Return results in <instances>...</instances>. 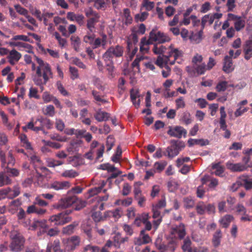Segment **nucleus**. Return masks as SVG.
Returning <instances> with one entry per match:
<instances>
[{
  "label": "nucleus",
  "mask_w": 252,
  "mask_h": 252,
  "mask_svg": "<svg viewBox=\"0 0 252 252\" xmlns=\"http://www.w3.org/2000/svg\"><path fill=\"white\" fill-rule=\"evenodd\" d=\"M0 158L2 162L1 166L3 168H7V166H13L15 164V158L13 156L12 153L10 151L8 153L7 159L4 156V154L0 151Z\"/></svg>",
  "instance_id": "nucleus-12"
},
{
  "label": "nucleus",
  "mask_w": 252,
  "mask_h": 252,
  "mask_svg": "<svg viewBox=\"0 0 252 252\" xmlns=\"http://www.w3.org/2000/svg\"><path fill=\"white\" fill-rule=\"evenodd\" d=\"M150 40L152 42H158L159 43H162L168 42L170 40V38L165 33L153 30L150 33Z\"/></svg>",
  "instance_id": "nucleus-7"
},
{
  "label": "nucleus",
  "mask_w": 252,
  "mask_h": 252,
  "mask_svg": "<svg viewBox=\"0 0 252 252\" xmlns=\"http://www.w3.org/2000/svg\"><path fill=\"white\" fill-rule=\"evenodd\" d=\"M139 96V92L137 89H132L131 90L130 98L133 105L136 108L138 107L140 105Z\"/></svg>",
  "instance_id": "nucleus-22"
},
{
  "label": "nucleus",
  "mask_w": 252,
  "mask_h": 252,
  "mask_svg": "<svg viewBox=\"0 0 252 252\" xmlns=\"http://www.w3.org/2000/svg\"><path fill=\"white\" fill-rule=\"evenodd\" d=\"M191 241L189 238H186L184 241L182 248L183 251L188 252H194V249H191L190 247Z\"/></svg>",
  "instance_id": "nucleus-45"
},
{
  "label": "nucleus",
  "mask_w": 252,
  "mask_h": 252,
  "mask_svg": "<svg viewBox=\"0 0 252 252\" xmlns=\"http://www.w3.org/2000/svg\"><path fill=\"white\" fill-rule=\"evenodd\" d=\"M166 55L168 59L171 57L174 58L173 61L171 62L170 61V64L172 65L174 64L175 62L181 64L183 62L184 53L183 51L178 49L177 48L175 47L173 44H170L168 46Z\"/></svg>",
  "instance_id": "nucleus-3"
},
{
  "label": "nucleus",
  "mask_w": 252,
  "mask_h": 252,
  "mask_svg": "<svg viewBox=\"0 0 252 252\" xmlns=\"http://www.w3.org/2000/svg\"><path fill=\"white\" fill-rule=\"evenodd\" d=\"M167 133L172 137L181 138L186 135L187 131L181 126H169Z\"/></svg>",
  "instance_id": "nucleus-10"
},
{
  "label": "nucleus",
  "mask_w": 252,
  "mask_h": 252,
  "mask_svg": "<svg viewBox=\"0 0 252 252\" xmlns=\"http://www.w3.org/2000/svg\"><path fill=\"white\" fill-rule=\"evenodd\" d=\"M233 219V218L232 216L226 215L220 220V222L223 227L226 228L228 226Z\"/></svg>",
  "instance_id": "nucleus-42"
},
{
  "label": "nucleus",
  "mask_w": 252,
  "mask_h": 252,
  "mask_svg": "<svg viewBox=\"0 0 252 252\" xmlns=\"http://www.w3.org/2000/svg\"><path fill=\"white\" fill-rule=\"evenodd\" d=\"M180 150L178 145H173L166 149L167 156L170 158H172L178 155Z\"/></svg>",
  "instance_id": "nucleus-28"
},
{
  "label": "nucleus",
  "mask_w": 252,
  "mask_h": 252,
  "mask_svg": "<svg viewBox=\"0 0 252 252\" xmlns=\"http://www.w3.org/2000/svg\"><path fill=\"white\" fill-rule=\"evenodd\" d=\"M71 44L76 51H79L81 44L80 38L76 35H72L70 37Z\"/></svg>",
  "instance_id": "nucleus-37"
},
{
  "label": "nucleus",
  "mask_w": 252,
  "mask_h": 252,
  "mask_svg": "<svg viewBox=\"0 0 252 252\" xmlns=\"http://www.w3.org/2000/svg\"><path fill=\"white\" fill-rule=\"evenodd\" d=\"M46 222V220H44L36 221L29 227V229L34 230L36 228H39L41 229L43 231H44L48 228Z\"/></svg>",
  "instance_id": "nucleus-23"
},
{
  "label": "nucleus",
  "mask_w": 252,
  "mask_h": 252,
  "mask_svg": "<svg viewBox=\"0 0 252 252\" xmlns=\"http://www.w3.org/2000/svg\"><path fill=\"white\" fill-rule=\"evenodd\" d=\"M94 6L98 10H104L106 7V3L103 0H96L94 2Z\"/></svg>",
  "instance_id": "nucleus-56"
},
{
  "label": "nucleus",
  "mask_w": 252,
  "mask_h": 252,
  "mask_svg": "<svg viewBox=\"0 0 252 252\" xmlns=\"http://www.w3.org/2000/svg\"><path fill=\"white\" fill-rule=\"evenodd\" d=\"M44 53L49 54L51 57L55 59H58L60 57V54L58 50H53L50 48H46L42 50Z\"/></svg>",
  "instance_id": "nucleus-48"
},
{
  "label": "nucleus",
  "mask_w": 252,
  "mask_h": 252,
  "mask_svg": "<svg viewBox=\"0 0 252 252\" xmlns=\"http://www.w3.org/2000/svg\"><path fill=\"white\" fill-rule=\"evenodd\" d=\"M226 165L228 169L233 172H241L247 169V166L241 163H233L228 161Z\"/></svg>",
  "instance_id": "nucleus-15"
},
{
  "label": "nucleus",
  "mask_w": 252,
  "mask_h": 252,
  "mask_svg": "<svg viewBox=\"0 0 252 252\" xmlns=\"http://www.w3.org/2000/svg\"><path fill=\"white\" fill-rule=\"evenodd\" d=\"M212 168L215 170V174L216 175L221 176L224 171V168L220 165V163L213 164Z\"/></svg>",
  "instance_id": "nucleus-52"
},
{
  "label": "nucleus",
  "mask_w": 252,
  "mask_h": 252,
  "mask_svg": "<svg viewBox=\"0 0 252 252\" xmlns=\"http://www.w3.org/2000/svg\"><path fill=\"white\" fill-rule=\"evenodd\" d=\"M42 198V197L40 194L37 195L35 198V201L34 202V204L38 205L41 207L47 206L48 205V203L43 200Z\"/></svg>",
  "instance_id": "nucleus-59"
},
{
  "label": "nucleus",
  "mask_w": 252,
  "mask_h": 252,
  "mask_svg": "<svg viewBox=\"0 0 252 252\" xmlns=\"http://www.w3.org/2000/svg\"><path fill=\"white\" fill-rule=\"evenodd\" d=\"M47 247L50 248L51 252L52 249L53 250L54 252H65L64 249L63 251L61 249L60 243L59 240H55L53 243L48 244Z\"/></svg>",
  "instance_id": "nucleus-35"
},
{
  "label": "nucleus",
  "mask_w": 252,
  "mask_h": 252,
  "mask_svg": "<svg viewBox=\"0 0 252 252\" xmlns=\"http://www.w3.org/2000/svg\"><path fill=\"white\" fill-rule=\"evenodd\" d=\"M155 3L149 0H143L141 5V10L145 9L150 11L154 8Z\"/></svg>",
  "instance_id": "nucleus-40"
},
{
  "label": "nucleus",
  "mask_w": 252,
  "mask_h": 252,
  "mask_svg": "<svg viewBox=\"0 0 252 252\" xmlns=\"http://www.w3.org/2000/svg\"><path fill=\"white\" fill-rule=\"evenodd\" d=\"M20 188L18 186H14L13 189L10 188L0 189V197L2 199L6 197L13 198L20 194Z\"/></svg>",
  "instance_id": "nucleus-8"
},
{
  "label": "nucleus",
  "mask_w": 252,
  "mask_h": 252,
  "mask_svg": "<svg viewBox=\"0 0 252 252\" xmlns=\"http://www.w3.org/2000/svg\"><path fill=\"white\" fill-rule=\"evenodd\" d=\"M109 115L108 113L102 111L101 110H98L96 111V113L94 115V118L98 122L106 121L109 118Z\"/></svg>",
  "instance_id": "nucleus-31"
},
{
  "label": "nucleus",
  "mask_w": 252,
  "mask_h": 252,
  "mask_svg": "<svg viewBox=\"0 0 252 252\" xmlns=\"http://www.w3.org/2000/svg\"><path fill=\"white\" fill-rule=\"evenodd\" d=\"M123 20V27L125 28V25L127 26L130 24L132 21V18L130 14V10L128 8L124 9V11L122 16Z\"/></svg>",
  "instance_id": "nucleus-20"
},
{
  "label": "nucleus",
  "mask_w": 252,
  "mask_h": 252,
  "mask_svg": "<svg viewBox=\"0 0 252 252\" xmlns=\"http://www.w3.org/2000/svg\"><path fill=\"white\" fill-rule=\"evenodd\" d=\"M62 176L65 178H73L78 175V173L76 171L70 169L65 170L62 173Z\"/></svg>",
  "instance_id": "nucleus-46"
},
{
  "label": "nucleus",
  "mask_w": 252,
  "mask_h": 252,
  "mask_svg": "<svg viewBox=\"0 0 252 252\" xmlns=\"http://www.w3.org/2000/svg\"><path fill=\"white\" fill-rule=\"evenodd\" d=\"M121 234L120 233H117L112 238L113 242V246L116 249H119L121 247L120 244Z\"/></svg>",
  "instance_id": "nucleus-54"
},
{
  "label": "nucleus",
  "mask_w": 252,
  "mask_h": 252,
  "mask_svg": "<svg viewBox=\"0 0 252 252\" xmlns=\"http://www.w3.org/2000/svg\"><path fill=\"white\" fill-rule=\"evenodd\" d=\"M123 229L127 235L132 236L134 233L132 227L127 224H124L123 225Z\"/></svg>",
  "instance_id": "nucleus-63"
},
{
  "label": "nucleus",
  "mask_w": 252,
  "mask_h": 252,
  "mask_svg": "<svg viewBox=\"0 0 252 252\" xmlns=\"http://www.w3.org/2000/svg\"><path fill=\"white\" fill-rule=\"evenodd\" d=\"M38 123L40 124L42 128L46 127L49 129H51L53 126V124L49 119L47 118H44L42 116H39L36 118L35 121V125H38Z\"/></svg>",
  "instance_id": "nucleus-18"
},
{
  "label": "nucleus",
  "mask_w": 252,
  "mask_h": 252,
  "mask_svg": "<svg viewBox=\"0 0 252 252\" xmlns=\"http://www.w3.org/2000/svg\"><path fill=\"white\" fill-rule=\"evenodd\" d=\"M53 35L57 40L58 44L61 48H63L66 45V40L64 38H62L58 32H55Z\"/></svg>",
  "instance_id": "nucleus-47"
},
{
  "label": "nucleus",
  "mask_w": 252,
  "mask_h": 252,
  "mask_svg": "<svg viewBox=\"0 0 252 252\" xmlns=\"http://www.w3.org/2000/svg\"><path fill=\"white\" fill-rule=\"evenodd\" d=\"M139 236L145 244L152 242V239L148 234L146 233L145 230H141L140 232Z\"/></svg>",
  "instance_id": "nucleus-53"
},
{
  "label": "nucleus",
  "mask_w": 252,
  "mask_h": 252,
  "mask_svg": "<svg viewBox=\"0 0 252 252\" xmlns=\"http://www.w3.org/2000/svg\"><path fill=\"white\" fill-rule=\"evenodd\" d=\"M186 234L185 226L183 224H180L178 226L173 227L171 231L172 237L175 238H179L182 239L185 237Z\"/></svg>",
  "instance_id": "nucleus-13"
},
{
  "label": "nucleus",
  "mask_w": 252,
  "mask_h": 252,
  "mask_svg": "<svg viewBox=\"0 0 252 252\" xmlns=\"http://www.w3.org/2000/svg\"><path fill=\"white\" fill-rule=\"evenodd\" d=\"M220 127L222 130H226L227 125L226 124L225 118L226 117V114L225 111V107L221 106L220 108Z\"/></svg>",
  "instance_id": "nucleus-24"
},
{
  "label": "nucleus",
  "mask_w": 252,
  "mask_h": 252,
  "mask_svg": "<svg viewBox=\"0 0 252 252\" xmlns=\"http://www.w3.org/2000/svg\"><path fill=\"white\" fill-rule=\"evenodd\" d=\"M20 139L21 143L23 144V146L28 149H31L32 148L30 143L28 141L27 137L25 134H21L20 136Z\"/></svg>",
  "instance_id": "nucleus-57"
},
{
  "label": "nucleus",
  "mask_w": 252,
  "mask_h": 252,
  "mask_svg": "<svg viewBox=\"0 0 252 252\" xmlns=\"http://www.w3.org/2000/svg\"><path fill=\"white\" fill-rule=\"evenodd\" d=\"M76 197L75 196H69L62 199L60 200L58 204L55 206V208L58 209H63L71 206L76 202Z\"/></svg>",
  "instance_id": "nucleus-11"
},
{
  "label": "nucleus",
  "mask_w": 252,
  "mask_h": 252,
  "mask_svg": "<svg viewBox=\"0 0 252 252\" xmlns=\"http://www.w3.org/2000/svg\"><path fill=\"white\" fill-rule=\"evenodd\" d=\"M11 243L10 248L12 251L19 252L24 247V240L22 236L16 231H13L11 234Z\"/></svg>",
  "instance_id": "nucleus-4"
},
{
  "label": "nucleus",
  "mask_w": 252,
  "mask_h": 252,
  "mask_svg": "<svg viewBox=\"0 0 252 252\" xmlns=\"http://www.w3.org/2000/svg\"><path fill=\"white\" fill-rule=\"evenodd\" d=\"M243 51L245 60L248 61L252 58V35L245 42Z\"/></svg>",
  "instance_id": "nucleus-14"
},
{
  "label": "nucleus",
  "mask_w": 252,
  "mask_h": 252,
  "mask_svg": "<svg viewBox=\"0 0 252 252\" xmlns=\"http://www.w3.org/2000/svg\"><path fill=\"white\" fill-rule=\"evenodd\" d=\"M106 214L110 217H113L116 220H118L122 216L123 211L121 209L117 208L114 210L107 212Z\"/></svg>",
  "instance_id": "nucleus-39"
},
{
  "label": "nucleus",
  "mask_w": 252,
  "mask_h": 252,
  "mask_svg": "<svg viewBox=\"0 0 252 252\" xmlns=\"http://www.w3.org/2000/svg\"><path fill=\"white\" fill-rule=\"evenodd\" d=\"M214 21V19L212 14L206 15L202 18V25L204 27L206 24H212Z\"/></svg>",
  "instance_id": "nucleus-51"
},
{
  "label": "nucleus",
  "mask_w": 252,
  "mask_h": 252,
  "mask_svg": "<svg viewBox=\"0 0 252 252\" xmlns=\"http://www.w3.org/2000/svg\"><path fill=\"white\" fill-rule=\"evenodd\" d=\"M64 249L65 252H71L80 244V239L79 237L74 236L69 239H63V240Z\"/></svg>",
  "instance_id": "nucleus-5"
},
{
  "label": "nucleus",
  "mask_w": 252,
  "mask_h": 252,
  "mask_svg": "<svg viewBox=\"0 0 252 252\" xmlns=\"http://www.w3.org/2000/svg\"><path fill=\"white\" fill-rule=\"evenodd\" d=\"M234 25L235 29L237 31H240L245 27V20L241 17H240L235 22H234Z\"/></svg>",
  "instance_id": "nucleus-44"
},
{
  "label": "nucleus",
  "mask_w": 252,
  "mask_h": 252,
  "mask_svg": "<svg viewBox=\"0 0 252 252\" xmlns=\"http://www.w3.org/2000/svg\"><path fill=\"white\" fill-rule=\"evenodd\" d=\"M203 57L201 55L196 54L195 55L192 59V63L193 66L203 63Z\"/></svg>",
  "instance_id": "nucleus-64"
},
{
  "label": "nucleus",
  "mask_w": 252,
  "mask_h": 252,
  "mask_svg": "<svg viewBox=\"0 0 252 252\" xmlns=\"http://www.w3.org/2000/svg\"><path fill=\"white\" fill-rule=\"evenodd\" d=\"M170 59H168L167 55H163L162 56H159L156 61V63L160 67H166L168 66L167 64H169Z\"/></svg>",
  "instance_id": "nucleus-27"
},
{
  "label": "nucleus",
  "mask_w": 252,
  "mask_h": 252,
  "mask_svg": "<svg viewBox=\"0 0 252 252\" xmlns=\"http://www.w3.org/2000/svg\"><path fill=\"white\" fill-rule=\"evenodd\" d=\"M184 205L187 209L192 208L194 205V201L191 197H186L184 199Z\"/></svg>",
  "instance_id": "nucleus-58"
},
{
  "label": "nucleus",
  "mask_w": 252,
  "mask_h": 252,
  "mask_svg": "<svg viewBox=\"0 0 252 252\" xmlns=\"http://www.w3.org/2000/svg\"><path fill=\"white\" fill-rule=\"evenodd\" d=\"M21 202L18 199L12 201L8 206V210L11 214H14L20 206Z\"/></svg>",
  "instance_id": "nucleus-36"
},
{
  "label": "nucleus",
  "mask_w": 252,
  "mask_h": 252,
  "mask_svg": "<svg viewBox=\"0 0 252 252\" xmlns=\"http://www.w3.org/2000/svg\"><path fill=\"white\" fill-rule=\"evenodd\" d=\"M124 53L123 48L120 45L110 47L103 55L102 58L105 63L112 62L113 57H122Z\"/></svg>",
  "instance_id": "nucleus-2"
},
{
  "label": "nucleus",
  "mask_w": 252,
  "mask_h": 252,
  "mask_svg": "<svg viewBox=\"0 0 252 252\" xmlns=\"http://www.w3.org/2000/svg\"><path fill=\"white\" fill-rule=\"evenodd\" d=\"M9 63L11 65H14L21 58V54L15 49L10 51L7 56Z\"/></svg>",
  "instance_id": "nucleus-16"
},
{
  "label": "nucleus",
  "mask_w": 252,
  "mask_h": 252,
  "mask_svg": "<svg viewBox=\"0 0 252 252\" xmlns=\"http://www.w3.org/2000/svg\"><path fill=\"white\" fill-rule=\"evenodd\" d=\"M6 173L5 171L0 172V187L10 185L12 183L9 176Z\"/></svg>",
  "instance_id": "nucleus-25"
},
{
  "label": "nucleus",
  "mask_w": 252,
  "mask_h": 252,
  "mask_svg": "<svg viewBox=\"0 0 252 252\" xmlns=\"http://www.w3.org/2000/svg\"><path fill=\"white\" fill-rule=\"evenodd\" d=\"M49 220L55 225H62L70 221L71 218L65 213H61L51 216Z\"/></svg>",
  "instance_id": "nucleus-6"
},
{
  "label": "nucleus",
  "mask_w": 252,
  "mask_h": 252,
  "mask_svg": "<svg viewBox=\"0 0 252 252\" xmlns=\"http://www.w3.org/2000/svg\"><path fill=\"white\" fill-rule=\"evenodd\" d=\"M234 67L233 66L232 59L230 57L226 56L224 60L223 70L228 73L232 71Z\"/></svg>",
  "instance_id": "nucleus-26"
},
{
  "label": "nucleus",
  "mask_w": 252,
  "mask_h": 252,
  "mask_svg": "<svg viewBox=\"0 0 252 252\" xmlns=\"http://www.w3.org/2000/svg\"><path fill=\"white\" fill-rule=\"evenodd\" d=\"M222 238V233L220 230H217L213 234L212 238V243L214 247H217L220 244L221 239Z\"/></svg>",
  "instance_id": "nucleus-33"
},
{
  "label": "nucleus",
  "mask_w": 252,
  "mask_h": 252,
  "mask_svg": "<svg viewBox=\"0 0 252 252\" xmlns=\"http://www.w3.org/2000/svg\"><path fill=\"white\" fill-rule=\"evenodd\" d=\"M240 182L247 189H252V177L251 176L243 175L240 177Z\"/></svg>",
  "instance_id": "nucleus-17"
},
{
  "label": "nucleus",
  "mask_w": 252,
  "mask_h": 252,
  "mask_svg": "<svg viewBox=\"0 0 252 252\" xmlns=\"http://www.w3.org/2000/svg\"><path fill=\"white\" fill-rule=\"evenodd\" d=\"M149 14L147 12H142L140 14H137L135 16V20L136 22H142L147 19Z\"/></svg>",
  "instance_id": "nucleus-61"
},
{
  "label": "nucleus",
  "mask_w": 252,
  "mask_h": 252,
  "mask_svg": "<svg viewBox=\"0 0 252 252\" xmlns=\"http://www.w3.org/2000/svg\"><path fill=\"white\" fill-rule=\"evenodd\" d=\"M132 199L131 197H128L124 200H118L116 202L117 205H121L126 207L128 206L131 204Z\"/></svg>",
  "instance_id": "nucleus-60"
},
{
  "label": "nucleus",
  "mask_w": 252,
  "mask_h": 252,
  "mask_svg": "<svg viewBox=\"0 0 252 252\" xmlns=\"http://www.w3.org/2000/svg\"><path fill=\"white\" fill-rule=\"evenodd\" d=\"M166 201L164 197H162V198L159 200L158 202L156 204H153L152 205V207L155 208L158 210H160L161 208H163L166 206Z\"/></svg>",
  "instance_id": "nucleus-62"
},
{
  "label": "nucleus",
  "mask_w": 252,
  "mask_h": 252,
  "mask_svg": "<svg viewBox=\"0 0 252 252\" xmlns=\"http://www.w3.org/2000/svg\"><path fill=\"white\" fill-rule=\"evenodd\" d=\"M138 34L134 30H132L131 34L129 35L127 41V48L128 50H130V46L132 45V42L136 43L138 41Z\"/></svg>",
  "instance_id": "nucleus-34"
},
{
  "label": "nucleus",
  "mask_w": 252,
  "mask_h": 252,
  "mask_svg": "<svg viewBox=\"0 0 252 252\" xmlns=\"http://www.w3.org/2000/svg\"><path fill=\"white\" fill-rule=\"evenodd\" d=\"M38 65L37 67L36 74L39 77L42 76L44 79V83L46 84L50 78L53 77V73L49 63L44 62L42 60L36 57Z\"/></svg>",
  "instance_id": "nucleus-1"
},
{
  "label": "nucleus",
  "mask_w": 252,
  "mask_h": 252,
  "mask_svg": "<svg viewBox=\"0 0 252 252\" xmlns=\"http://www.w3.org/2000/svg\"><path fill=\"white\" fill-rule=\"evenodd\" d=\"M207 70L206 64L204 63L195 65L192 66H187L186 70L190 75H195L197 73L198 75H201L205 73Z\"/></svg>",
  "instance_id": "nucleus-9"
},
{
  "label": "nucleus",
  "mask_w": 252,
  "mask_h": 252,
  "mask_svg": "<svg viewBox=\"0 0 252 252\" xmlns=\"http://www.w3.org/2000/svg\"><path fill=\"white\" fill-rule=\"evenodd\" d=\"M168 47H166L161 44H155L153 48V52L157 55L164 54L166 55Z\"/></svg>",
  "instance_id": "nucleus-32"
},
{
  "label": "nucleus",
  "mask_w": 252,
  "mask_h": 252,
  "mask_svg": "<svg viewBox=\"0 0 252 252\" xmlns=\"http://www.w3.org/2000/svg\"><path fill=\"white\" fill-rule=\"evenodd\" d=\"M100 16H96L88 18L87 21V30L91 31H95V25L98 22Z\"/></svg>",
  "instance_id": "nucleus-21"
},
{
  "label": "nucleus",
  "mask_w": 252,
  "mask_h": 252,
  "mask_svg": "<svg viewBox=\"0 0 252 252\" xmlns=\"http://www.w3.org/2000/svg\"><path fill=\"white\" fill-rule=\"evenodd\" d=\"M70 186V184L68 181L55 182L51 184V188L55 190H58L67 189Z\"/></svg>",
  "instance_id": "nucleus-19"
},
{
  "label": "nucleus",
  "mask_w": 252,
  "mask_h": 252,
  "mask_svg": "<svg viewBox=\"0 0 252 252\" xmlns=\"http://www.w3.org/2000/svg\"><path fill=\"white\" fill-rule=\"evenodd\" d=\"M167 164V162L165 160L156 162L154 164V170L156 171V172H160L164 169Z\"/></svg>",
  "instance_id": "nucleus-43"
},
{
  "label": "nucleus",
  "mask_w": 252,
  "mask_h": 252,
  "mask_svg": "<svg viewBox=\"0 0 252 252\" xmlns=\"http://www.w3.org/2000/svg\"><path fill=\"white\" fill-rule=\"evenodd\" d=\"M0 116L2 119L3 124L9 129H11L12 127L11 124L8 123V117L5 113L3 111H0Z\"/></svg>",
  "instance_id": "nucleus-55"
},
{
  "label": "nucleus",
  "mask_w": 252,
  "mask_h": 252,
  "mask_svg": "<svg viewBox=\"0 0 252 252\" xmlns=\"http://www.w3.org/2000/svg\"><path fill=\"white\" fill-rule=\"evenodd\" d=\"M94 32L95 31L87 30L86 34L84 36L83 41L90 45L92 44L95 37Z\"/></svg>",
  "instance_id": "nucleus-38"
},
{
  "label": "nucleus",
  "mask_w": 252,
  "mask_h": 252,
  "mask_svg": "<svg viewBox=\"0 0 252 252\" xmlns=\"http://www.w3.org/2000/svg\"><path fill=\"white\" fill-rule=\"evenodd\" d=\"M105 185L106 182L104 181H101L100 186L99 187H94L89 189L88 191V193L89 194L88 197H92L99 193L101 191L102 188L105 186Z\"/></svg>",
  "instance_id": "nucleus-30"
},
{
  "label": "nucleus",
  "mask_w": 252,
  "mask_h": 252,
  "mask_svg": "<svg viewBox=\"0 0 252 252\" xmlns=\"http://www.w3.org/2000/svg\"><path fill=\"white\" fill-rule=\"evenodd\" d=\"M43 113L45 115L53 117L55 114V108L52 105H47L43 110Z\"/></svg>",
  "instance_id": "nucleus-50"
},
{
  "label": "nucleus",
  "mask_w": 252,
  "mask_h": 252,
  "mask_svg": "<svg viewBox=\"0 0 252 252\" xmlns=\"http://www.w3.org/2000/svg\"><path fill=\"white\" fill-rule=\"evenodd\" d=\"M181 121L186 125L190 124L192 122L190 114L187 111L184 112L182 115Z\"/></svg>",
  "instance_id": "nucleus-49"
},
{
  "label": "nucleus",
  "mask_w": 252,
  "mask_h": 252,
  "mask_svg": "<svg viewBox=\"0 0 252 252\" xmlns=\"http://www.w3.org/2000/svg\"><path fill=\"white\" fill-rule=\"evenodd\" d=\"M9 44L11 46L18 47L19 48H25L27 49L29 52H32V46L28 43L19 41H9Z\"/></svg>",
  "instance_id": "nucleus-29"
},
{
  "label": "nucleus",
  "mask_w": 252,
  "mask_h": 252,
  "mask_svg": "<svg viewBox=\"0 0 252 252\" xmlns=\"http://www.w3.org/2000/svg\"><path fill=\"white\" fill-rule=\"evenodd\" d=\"M78 224V223L74 222L72 224L64 227L62 230L63 233L66 235L71 234L73 233L75 227L77 226Z\"/></svg>",
  "instance_id": "nucleus-41"
}]
</instances>
